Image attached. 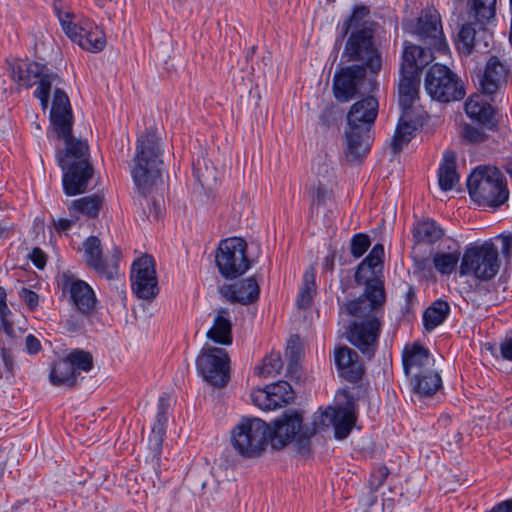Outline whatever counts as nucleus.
<instances>
[{"label": "nucleus", "instance_id": "nucleus-53", "mask_svg": "<svg viewBox=\"0 0 512 512\" xmlns=\"http://www.w3.org/2000/svg\"><path fill=\"white\" fill-rule=\"evenodd\" d=\"M369 246V237L365 234H357L351 240V253L355 258H359L367 251Z\"/></svg>", "mask_w": 512, "mask_h": 512}, {"label": "nucleus", "instance_id": "nucleus-19", "mask_svg": "<svg viewBox=\"0 0 512 512\" xmlns=\"http://www.w3.org/2000/svg\"><path fill=\"white\" fill-rule=\"evenodd\" d=\"M509 69L506 63L498 57L491 56L486 63L484 73L479 79L482 94L488 96L491 101L494 96L506 86Z\"/></svg>", "mask_w": 512, "mask_h": 512}, {"label": "nucleus", "instance_id": "nucleus-55", "mask_svg": "<svg viewBox=\"0 0 512 512\" xmlns=\"http://www.w3.org/2000/svg\"><path fill=\"white\" fill-rule=\"evenodd\" d=\"M19 297L25 302L30 310H35L38 306L39 297L34 291L22 288L19 291Z\"/></svg>", "mask_w": 512, "mask_h": 512}, {"label": "nucleus", "instance_id": "nucleus-26", "mask_svg": "<svg viewBox=\"0 0 512 512\" xmlns=\"http://www.w3.org/2000/svg\"><path fill=\"white\" fill-rule=\"evenodd\" d=\"M134 184L142 195H146L161 181L158 162H133L130 168Z\"/></svg>", "mask_w": 512, "mask_h": 512}, {"label": "nucleus", "instance_id": "nucleus-23", "mask_svg": "<svg viewBox=\"0 0 512 512\" xmlns=\"http://www.w3.org/2000/svg\"><path fill=\"white\" fill-rule=\"evenodd\" d=\"M378 114V101L368 96L354 103L347 114V126L371 131Z\"/></svg>", "mask_w": 512, "mask_h": 512}, {"label": "nucleus", "instance_id": "nucleus-51", "mask_svg": "<svg viewBox=\"0 0 512 512\" xmlns=\"http://www.w3.org/2000/svg\"><path fill=\"white\" fill-rule=\"evenodd\" d=\"M61 26L65 34L75 43H79V39L85 28L77 26L75 23L70 21L69 14H65V17L58 15Z\"/></svg>", "mask_w": 512, "mask_h": 512}, {"label": "nucleus", "instance_id": "nucleus-33", "mask_svg": "<svg viewBox=\"0 0 512 512\" xmlns=\"http://www.w3.org/2000/svg\"><path fill=\"white\" fill-rule=\"evenodd\" d=\"M465 112L467 116L479 123L486 124L493 117V109L491 105L483 100L482 95H472L465 103Z\"/></svg>", "mask_w": 512, "mask_h": 512}, {"label": "nucleus", "instance_id": "nucleus-48", "mask_svg": "<svg viewBox=\"0 0 512 512\" xmlns=\"http://www.w3.org/2000/svg\"><path fill=\"white\" fill-rule=\"evenodd\" d=\"M193 173L202 186L209 185L216 180L214 162H193Z\"/></svg>", "mask_w": 512, "mask_h": 512}, {"label": "nucleus", "instance_id": "nucleus-2", "mask_svg": "<svg viewBox=\"0 0 512 512\" xmlns=\"http://www.w3.org/2000/svg\"><path fill=\"white\" fill-rule=\"evenodd\" d=\"M356 422L355 403L348 399L345 406L327 407L314 419L312 427L304 425L296 435L294 445L297 452L306 456L310 453V439L321 427H334L337 439L346 438Z\"/></svg>", "mask_w": 512, "mask_h": 512}, {"label": "nucleus", "instance_id": "nucleus-44", "mask_svg": "<svg viewBox=\"0 0 512 512\" xmlns=\"http://www.w3.org/2000/svg\"><path fill=\"white\" fill-rule=\"evenodd\" d=\"M460 253L452 252V253H436L433 256V264L435 269L444 275L451 274L459 262Z\"/></svg>", "mask_w": 512, "mask_h": 512}, {"label": "nucleus", "instance_id": "nucleus-12", "mask_svg": "<svg viewBox=\"0 0 512 512\" xmlns=\"http://www.w3.org/2000/svg\"><path fill=\"white\" fill-rule=\"evenodd\" d=\"M414 34L422 41L427 48L425 51L432 55V51L445 53L448 45L443 33L439 13L436 10H423L417 19Z\"/></svg>", "mask_w": 512, "mask_h": 512}, {"label": "nucleus", "instance_id": "nucleus-36", "mask_svg": "<svg viewBox=\"0 0 512 512\" xmlns=\"http://www.w3.org/2000/svg\"><path fill=\"white\" fill-rule=\"evenodd\" d=\"M65 142L66 160H88L89 146L85 140L76 139L72 136V131L65 136H57Z\"/></svg>", "mask_w": 512, "mask_h": 512}, {"label": "nucleus", "instance_id": "nucleus-57", "mask_svg": "<svg viewBox=\"0 0 512 512\" xmlns=\"http://www.w3.org/2000/svg\"><path fill=\"white\" fill-rule=\"evenodd\" d=\"M165 413H166L165 404H164V401L161 399L160 404H159V411L157 413V420L152 428L153 432H157L158 434L162 433L164 423L166 422Z\"/></svg>", "mask_w": 512, "mask_h": 512}, {"label": "nucleus", "instance_id": "nucleus-34", "mask_svg": "<svg viewBox=\"0 0 512 512\" xmlns=\"http://www.w3.org/2000/svg\"><path fill=\"white\" fill-rule=\"evenodd\" d=\"M77 374L74 372L71 362L68 358L56 362L50 372V381L53 385L66 384L73 386L76 382Z\"/></svg>", "mask_w": 512, "mask_h": 512}, {"label": "nucleus", "instance_id": "nucleus-43", "mask_svg": "<svg viewBox=\"0 0 512 512\" xmlns=\"http://www.w3.org/2000/svg\"><path fill=\"white\" fill-rule=\"evenodd\" d=\"M282 367L280 353L271 352L262 360V364L256 367V373L264 378L273 377L279 374Z\"/></svg>", "mask_w": 512, "mask_h": 512}, {"label": "nucleus", "instance_id": "nucleus-5", "mask_svg": "<svg viewBox=\"0 0 512 512\" xmlns=\"http://www.w3.org/2000/svg\"><path fill=\"white\" fill-rule=\"evenodd\" d=\"M399 82V103L403 109L412 107L418 97L419 73L432 60L433 56L419 45H405Z\"/></svg>", "mask_w": 512, "mask_h": 512}, {"label": "nucleus", "instance_id": "nucleus-45", "mask_svg": "<svg viewBox=\"0 0 512 512\" xmlns=\"http://www.w3.org/2000/svg\"><path fill=\"white\" fill-rule=\"evenodd\" d=\"M315 293V280L314 273L306 272L303 276V284L300 288L299 295L297 298V305L299 308H308L313 299Z\"/></svg>", "mask_w": 512, "mask_h": 512}, {"label": "nucleus", "instance_id": "nucleus-21", "mask_svg": "<svg viewBox=\"0 0 512 512\" xmlns=\"http://www.w3.org/2000/svg\"><path fill=\"white\" fill-rule=\"evenodd\" d=\"M50 121L56 136H65L72 131L73 114L67 94L55 88L50 110Z\"/></svg>", "mask_w": 512, "mask_h": 512}, {"label": "nucleus", "instance_id": "nucleus-59", "mask_svg": "<svg viewBox=\"0 0 512 512\" xmlns=\"http://www.w3.org/2000/svg\"><path fill=\"white\" fill-rule=\"evenodd\" d=\"M25 346L29 354H35L41 349L40 341L32 334L26 337Z\"/></svg>", "mask_w": 512, "mask_h": 512}, {"label": "nucleus", "instance_id": "nucleus-25", "mask_svg": "<svg viewBox=\"0 0 512 512\" xmlns=\"http://www.w3.org/2000/svg\"><path fill=\"white\" fill-rule=\"evenodd\" d=\"M373 142L372 132L369 130L347 127L345 131V155L353 160L367 157Z\"/></svg>", "mask_w": 512, "mask_h": 512}, {"label": "nucleus", "instance_id": "nucleus-47", "mask_svg": "<svg viewBox=\"0 0 512 512\" xmlns=\"http://www.w3.org/2000/svg\"><path fill=\"white\" fill-rule=\"evenodd\" d=\"M476 31L471 23L463 24L458 33V49L464 55H470L474 48Z\"/></svg>", "mask_w": 512, "mask_h": 512}, {"label": "nucleus", "instance_id": "nucleus-63", "mask_svg": "<svg viewBox=\"0 0 512 512\" xmlns=\"http://www.w3.org/2000/svg\"><path fill=\"white\" fill-rule=\"evenodd\" d=\"M2 327H3V330L4 332L8 335V336H12L13 333H14V327H13V324L11 322H9L8 319L6 320H2Z\"/></svg>", "mask_w": 512, "mask_h": 512}, {"label": "nucleus", "instance_id": "nucleus-62", "mask_svg": "<svg viewBox=\"0 0 512 512\" xmlns=\"http://www.w3.org/2000/svg\"><path fill=\"white\" fill-rule=\"evenodd\" d=\"M491 512H512V500H506L496 505Z\"/></svg>", "mask_w": 512, "mask_h": 512}, {"label": "nucleus", "instance_id": "nucleus-16", "mask_svg": "<svg viewBox=\"0 0 512 512\" xmlns=\"http://www.w3.org/2000/svg\"><path fill=\"white\" fill-rule=\"evenodd\" d=\"M13 80L21 86L30 88L40 85L43 80L61 81L58 74L51 71L46 65L35 61L19 60L11 65Z\"/></svg>", "mask_w": 512, "mask_h": 512}, {"label": "nucleus", "instance_id": "nucleus-49", "mask_svg": "<svg viewBox=\"0 0 512 512\" xmlns=\"http://www.w3.org/2000/svg\"><path fill=\"white\" fill-rule=\"evenodd\" d=\"M332 197V188L319 181L318 184L311 189V208L313 210L318 209L320 206L331 201Z\"/></svg>", "mask_w": 512, "mask_h": 512}, {"label": "nucleus", "instance_id": "nucleus-60", "mask_svg": "<svg viewBox=\"0 0 512 512\" xmlns=\"http://www.w3.org/2000/svg\"><path fill=\"white\" fill-rule=\"evenodd\" d=\"M74 223L75 222L73 220L60 218L57 221H54V226L56 231L66 232L74 225Z\"/></svg>", "mask_w": 512, "mask_h": 512}, {"label": "nucleus", "instance_id": "nucleus-35", "mask_svg": "<svg viewBox=\"0 0 512 512\" xmlns=\"http://www.w3.org/2000/svg\"><path fill=\"white\" fill-rule=\"evenodd\" d=\"M449 304L442 300L435 301L426 309L423 315V323L426 330L431 331L439 326L448 316Z\"/></svg>", "mask_w": 512, "mask_h": 512}, {"label": "nucleus", "instance_id": "nucleus-24", "mask_svg": "<svg viewBox=\"0 0 512 512\" xmlns=\"http://www.w3.org/2000/svg\"><path fill=\"white\" fill-rule=\"evenodd\" d=\"M165 142L156 128H146L136 140L134 160H159L165 157Z\"/></svg>", "mask_w": 512, "mask_h": 512}, {"label": "nucleus", "instance_id": "nucleus-41", "mask_svg": "<svg viewBox=\"0 0 512 512\" xmlns=\"http://www.w3.org/2000/svg\"><path fill=\"white\" fill-rule=\"evenodd\" d=\"M369 14L370 10L367 6H356L352 15L343 23V33L347 34L350 29L358 30L365 26L374 29V23L368 20Z\"/></svg>", "mask_w": 512, "mask_h": 512}, {"label": "nucleus", "instance_id": "nucleus-39", "mask_svg": "<svg viewBox=\"0 0 512 512\" xmlns=\"http://www.w3.org/2000/svg\"><path fill=\"white\" fill-rule=\"evenodd\" d=\"M103 199L99 195L86 196L71 202L69 211L80 212L90 218L98 215L102 206Z\"/></svg>", "mask_w": 512, "mask_h": 512}, {"label": "nucleus", "instance_id": "nucleus-13", "mask_svg": "<svg viewBox=\"0 0 512 512\" xmlns=\"http://www.w3.org/2000/svg\"><path fill=\"white\" fill-rule=\"evenodd\" d=\"M366 69L361 65H351L337 71L333 78V93L339 102L350 101L362 92Z\"/></svg>", "mask_w": 512, "mask_h": 512}, {"label": "nucleus", "instance_id": "nucleus-46", "mask_svg": "<svg viewBox=\"0 0 512 512\" xmlns=\"http://www.w3.org/2000/svg\"><path fill=\"white\" fill-rule=\"evenodd\" d=\"M68 361L71 362L74 372L77 374L79 371L88 372L93 366V357L91 353L75 349L67 355Z\"/></svg>", "mask_w": 512, "mask_h": 512}, {"label": "nucleus", "instance_id": "nucleus-14", "mask_svg": "<svg viewBox=\"0 0 512 512\" xmlns=\"http://www.w3.org/2000/svg\"><path fill=\"white\" fill-rule=\"evenodd\" d=\"M63 172L62 184L66 195L75 196L84 193L94 168L90 162H60Z\"/></svg>", "mask_w": 512, "mask_h": 512}, {"label": "nucleus", "instance_id": "nucleus-10", "mask_svg": "<svg viewBox=\"0 0 512 512\" xmlns=\"http://www.w3.org/2000/svg\"><path fill=\"white\" fill-rule=\"evenodd\" d=\"M203 379L215 387H224L229 381V357L225 349L204 346L196 359Z\"/></svg>", "mask_w": 512, "mask_h": 512}, {"label": "nucleus", "instance_id": "nucleus-42", "mask_svg": "<svg viewBox=\"0 0 512 512\" xmlns=\"http://www.w3.org/2000/svg\"><path fill=\"white\" fill-rule=\"evenodd\" d=\"M415 128L408 122H400L396 128L395 134L390 144V149L393 152L392 157L400 152L404 145L412 139Z\"/></svg>", "mask_w": 512, "mask_h": 512}, {"label": "nucleus", "instance_id": "nucleus-1", "mask_svg": "<svg viewBox=\"0 0 512 512\" xmlns=\"http://www.w3.org/2000/svg\"><path fill=\"white\" fill-rule=\"evenodd\" d=\"M384 282L375 279L368 282L364 294L344 306V311L354 317L346 330L348 341L369 359L376 350L381 321L379 314L385 303Z\"/></svg>", "mask_w": 512, "mask_h": 512}, {"label": "nucleus", "instance_id": "nucleus-54", "mask_svg": "<svg viewBox=\"0 0 512 512\" xmlns=\"http://www.w3.org/2000/svg\"><path fill=\"white\" fill-rule=\"evenodd\" d=\"M388 475L389 470L387 467L381 466L377 468L370 477L369 483L371 488L376 490L382 486Z\"/></svg>", "mask_w": 512, "mask_h": 512}, {"label": "nucleus", "instance_id": "nucleus-20", "mask_svg": "<svg viewBox=\"0 0 512 512\" xmlns=\"http://www.w3.org/2000/svg\"><path fill=\"white\" fill-rule=\"evenodd\" d=\"M302 417L299 413L291 412L283 414L274 421L273 429L270 428L269 440L275 450H281L288 445L301 431Z\"/></svg>", "mask_w": 512, "mask_h": 512}, {"label": "nucleus", "instance_id": "nucleus-7", "mask_svg": "<svg viewBox=\"0 0 512 512\" xmlns=\"http://www.w3.org/2000/svg\"><path fill=\"white\" fill-rule=\"evenodd\" d=\"M425 89L432 99L447 103L464 97L465 89L458 76L447 66L434 64L425 76Z\"/></svg>", "mask_w": 512, "mask_h": 512}, {"label": "nucleus", "instance_id": "nucleus-27", "mask_svg": "<svg viewBox=\"0 0 512 512\" xmlns=\"http://www.w3.org/2000/svg\"><path fill=\"white\" fill-rule=\"evenodd\" d=\"M221 294L230 302L247 305L255 302L259 297V285L254 278H247L233 284L224 285Z\"/></svg>", "mask_w": 512, "mask_h": 512}, {"label": "nucleus", "instance_id": "nucleus-28", "mask_svg": "<svg viewBox=\"0 0 512 512\" xmlns=\"http://www.w3.org/2000/svg\"><path fill=\"white\" fill-rule=\"evenodd\" d=\"M335 363L341 375L350 382L358 381L364 371L355 351L347 346L339 347L334 354Z\"/></svg>", "mask_w": 512, "mask_h": 512}, {"label": "nucleus", "instance_id": "nucleus-4", "mask_svg": "<svg viewBox=\"0 0 512 512\" xmlns=\"http://www.w3.org/2000/svg\"><path fill=\"white\" fill-rule=\"evenodd\" d=\"M270 426L260 418H242L230 432V442L240 456L260 457L269 443Z\"/></svg>", "mask_w": 512, "mask_h": 512}, {"label": "nucleus", "instance_id": "nucleus-30", "mask_svg": "<svg viewBox=\"0 0 512 512\" xmlns=\"http://www.w3.org/2000/svg\"><path fill=\"white\" fill-rule=\"evenodd\" d=\"M497 0H468V15L475 24L489 25L495 20Z\"/></svg>", "mask_w": 512, "mask_h": 512}, {"label": "nucleus", "instance_id": "nucleus-40", "mask_svg": "<svg viewBox=\"0 0 512 512\" xmlns=\"http://www.w3.org/2000/svg\"><path fill=\"white\" fill-rule=\"evenodd\" d=\"M105 44V35L98 27H94L90 30L85 28L78 43V45L83 49L91 52H99L103 50Z\"/></svg>", "mask_w": 512, "mask_h": 512}, {"label": "nucleus", "instance_id": "nucleus-56", "mask_svg": "<svg viewBox=\"0 0 512 512\" xmlns=\"http://www.w3.org/2000/svg\"><path fill=\"white\" fill-rule=\"evenodd\" d=\"M29 257L37 268L43 269L45 267L47 256L40 248H34Z\"/></svg>", "mask_w": 512, "mask_h": 512}, {"label": "nucleus", "instance_id": "nucleus-18", "mask_svg": "<svg viewBox=\"0 0 512 512\" xmlns=\"http://www.w3.org/2000/svg\"><path fill=\"white\" fill-rule=\"evenodd\" d=\"M83 247L85 261L89 267L108 280H112L118 275L117 261L120 251L117 248L113 259L110 262H105L102 259L101 242L97 237L90 236L84 242Z\"/></svg>", "mask_w": 512, "mask_h": 512}, {"label": "nucleus", "instance_id": "nucleus-38", "mask_svg": "<svg viewBox=\"0 0 512 512\" xmlns=\"http://www.w3.org/2000/svg\"><path fill=\"white\" fill-rule=\"evenodd\" d=\"M443 234L442 228L432 220L419 222L413 229V236L419 243H434L441 239Z\"/></svg>", "mask_w": 512, "mask_h": 512}, {"label": "nucleus", "instance_id": "nucleus-8", "mask_svg": "<svg viewBox=\"0 0 512 512\" xmlns=\"http://www.w3.org/2000/svg\"><path fill=\"white\" fill-rule=\"evenodd\" d=\"M374 29L368 26L354 30L346 41L344 55L349 61L362 62L365 69L377 74L382 67L381 55L373 43Z\"/></svg>", "mask_w": 512, "mask_h": 512}, {"label": "nucleus", "instance_id": "nucleus-64", "mask_svg": "<svg viewBox=\"0 0 512 512\" xmlns=\"http://www.w3.org/2000/svg\"><path fill=\"white\" fill-rule=\"evenodd\" d=\"M11 314L10 309L7 306V303L0 304V318L2 320L8 319V316Z\"/></svg>", "mask_w": 512, "mask_h": 512}, {"label": "nucleus", "instance_id": "nucleus-6", "mask_svg": "<svg viewBox=\"0 0 512 512\" xmlns=\"http://www.w3.org/2000/svg\"><path fill=\"white\" fill-rule=\"evenodd\" d=\"M498 249L493 243L468 247L461 259L460 274H471L480 280H490L499 271Z\"/></svg>", "mask_w": 512, "mask_h": 512}, {"label": "nucleus", "instance_id": "nucleus-31", "mask_svg": "<svg viewBox=\"0 0 512 512\" xmlns=\"http://www.w3.org/2000/svg\"><path fill=\"white\" fill-rule=\"evenodd\" d=\"M413 391L421 396L434 395L442 385L441 377L436 368L421 373L419 377L410 380Z\"/></svg>", "mask_w": 512, "mask_h": 512}, {"label": "nucleus", "instance_id": "nucleus-61", "mask_svg": "<svg viewBox=\"0 0 512 512\" xmlns=\"http://www.w3.org/2000/svg\"><path fill=\"white\" fill-rule=\"evenodd\" d=\"M501 354L505 359L512 361V338L501 344Z\"/></svg>", "mask_w": 512, "mask_h": 512}, {"label": "nucleus", "instance_id": "nucleus-37", "mask_svg": "<svg viewBox=\"0 0 512 512\" xmlns=\"http://www.w3.org/2000/svg\"><path fill=\"white\" fill-rule=\"evenodd\" d=\"M438 184L442 191L453 190L460 182L456 162H442L438 168Z\"/></svg>", "mask_w": 512, "mask_h": 512}, {"label": "nucleus", "instance_id": "nucleus-11", "mask_svg": "<svg viewBox=\"0 0 512 512\" xmlns=\"http://www.w3.org/2000/svg\"><path fill=\"white\" fill-rule=\"evenodd\" d=\"M131 288L140 299L150 300L159 292L155 261L150 255L136 259L131 266Z\"/></svg>", "mask_w": 512, "mask_h": 512}, {"label": "nucleus", "instance_id": "nucleus-15", "mask_svg": "<svg viewBox=\"0 0 512 512\" xmlns=\"http://www.w3.org/2000/svg\"><path fill=\"white\" fill-rule=\"evenodd\" d=\"M253 403L262 410L280 408L294 399V391L286 381H278L252 392Z\"/></svg>", "mask_w": 512, "mask_h": 512}, {"label": "nucleus", "instance_id": "nucleus-52", "mask_svg": "<svg viewBox=\"0 0 512 512\" xmlns=\"http://www.w3.org/2000/svg\"><path fill=\"white\" fill-rule=\"evenodd\" d=\"M60 81H50L48 79L43 80L40 85L37 86L34 91V96L40 101L43 109L48 107L50 90L53 84L57 85Z\"/></svg>", "mask_w": 512, "mask_h": 512}, {"label": "nucleus", "instance_id": "nucleus-29", "mask_svg": "<svg viewBox=\"0 0 512 512\" xmlns=\"http://www.w3.org/2000/svg\"><path fill=\"white\" fill-rule=\"evenodd\" d=\"M384 257V248L381 244H376L369 255L360 263L357 268L355 279L358 283L365 282L366 286L368 282H371L375 279L382 281L380 278L375 276L373 279H369L368 273L371 275H375L378 271V268H381Z\"/></svg>", "mask_w": 512, "mask_h": 512}, {"label": "nucleus", "instance_id": "nucleus-58", "mask_svg": "<svg viewBox=\"0 0 512 512\" xmlns=\"http://www.w3.org/2000/svg\"><path fill=\"white\" fill-rule=\"evenodd\" d=\"M463 136L472 143L480 142L484 138V134L479 129L470 126L464 128Z\"/></svg>", "mask_w": 512, "mask_h": 512}, {"label": "nucleus", "instance_id": "nucleus-3", "mask_svg": "<svg viewBox=\"0 0 512 512\" xmlns=\"http://www.w3.org/2000/svg\"><path fill=\"white\" fill-rule=\"evenodd\" d=\"M467 188L472 200L480 205L499 207L509 198L506 180L493 165L475 168L467 180Z\"/></svg>", "mask_w": 512, "mask_h": 512}, {"label": "nucleus", "instance_id": "nucleus-22", "mask_svg": "<svg viewBox=\"0 0 512 512\" xmlns=\"http://www.w3.org/2000/svg\"><path fill=\"white\" fill-rule=\"evenodd\" d=\"M405 375L412 380L435 368V359L429 351L418 343L406 346L402 353Z\"/></svg>", "mask_w": 512, "mask_h": 512}, {"label": "nucleus", "instance_id": "nucleus-17", "mask_svg": "<svg viewBox=\"0 0 512 512\" xmlns=\"http://www.w3.org/2000/svg\"><path fill=\"white\" fill-rule=\"evenodd\" d=\"M62 289L69 293V298L76 309L84 315L91 314L96 307V296L92 288L84 281L71 275L63 274Z\"/></svg>", "mask_w": 512, "mask_h": 512}, {"label": "nucleus", "instance_id": "nucleus-32", "mask_svg": "<svg viewBox=\"0 0 512 512\" xmlns=\"http://www.w3.org/2000/svg\"><path fill=\"white\" fill-rule=\"evenodd\" d=\"M207 337L222 345H229L232 343L231 322L228 318L227 311L220 310L217 313L213 326L207 332Z\"/></svg>", "mask_w": 512, "mask_h": 512}, {"label": "nucleus", "instance_id": "nucleus-9", "mask_svg": "<svg viewBox=\"0 0 512 512\" xmlns=\"http://www.w3.org/2000/svg\"><path fill=\"white\" fill-rule=\"evenodd\" d=\"M246 242L238 237L227 238L219 243L216 265L226 278H236L249 268Z\"/></svg>", "mask_w": 512, "mask_h": 512}, {"label": "nucleus", "instance_id": "nucleus-50", "mask_svg": "<svg viewBox=\"0 0 512 512\" xmlns=\"http://www.w3.org/2000/svg\"><path fill=\"white\" fill-rule=\"evenodd\" d=\"M301 344L297 336H292L288 342L285 355L289 358L287 366L290 374L296 373L298 369V361L301 356Z\"/></svg>", "mask_w": 512, "mask_h": 512}]
</instances>
